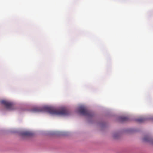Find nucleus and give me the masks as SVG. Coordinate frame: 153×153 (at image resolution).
Segmentation results:
<instances>
[{
    "label": "nucleus",
    "mask_w": 153,
    "mask_h": 153,
    "mask_svg": "<svg viewBox=\"0 0 153 153\" xmlns=\"http://www.w3.org/2000/svg\"><path fill=\"white\" fill-rule=\"evenodd\" d=\"M43 109L50 114L58 115H67L69 114L68 111L65 109L57 110L52 107H46L43 108Z\"/></svg>",
    "instance_id": "f257e3e1"
},
{
    "label": "nucleus",
    "mask_w": 153,
    "mask_h": 153,
    "mask_svg": "<svg viewBox=\"0 0 153 153\" xmlns=\"http://www.w3.org/2000/svg\"><path fill=\"white\" fill-rule=\"evenodd\" d=\"M1 102L5 106L7 109L10 110L14 109L13 105L11 102L4 100L1 101Z\"/></svg>",
    "instance_id": "f03ea898"
},
{
    "label": "nucleus",
    "mask_w": 153,
    "mask_h": 153,
    "mask_svg": "<svg viewBox=\"0 0 153 153\" xmlns=\"http://www.w3.org/2000/svg\"><path fill=\"white\" fill-rule=\"evenodd\" d=\"M79 111L81 114L85 116H89L90 115V112L86 108L84 107H80L79 109Z\"/></svg>",
    "instance_id": "7ed1b4c3"
},
{
    "label": "nucleus",
    "mask_w": 153,
    "mask_h": 153,
    "mask_svg": "<svg viewBox=\"0 0 153 153\" xmlns=\"http://www.w3.org/2000/svg\"><path fill=\"white\" fill-rule=\"evenodd\" d=\"M23 136H29L32 135V134L31 132L28 131H25L21 133Z\"/></svg>",
    "instance_id": "20e7f679"
},
{
    "label": "nucleus",
    "mask_w": 153,
    "mask_h": 153,
    "mask_svg": "<svg viewBox=\"0 0 153 153\" xmlns=\"http://www.w3.org/2000/svg\"><path fill=\"white\" fill-rule=\"evenodd\" d=\"M146 119L144 117H141L137 120V121L139 123H142L144 122Z\"/></svg>",
    "instance_id": "39448f33"
},
{
    "label": "nucleus",
    "mask_w": 153,
    "mask_h": 153,
    "mask_svg": "<svg viewBox=\"0 0 153 153\" xmlns=\"http://www.w3.org/2000/svg\"><path fill=\"white\" fill-rule=\"evenodd\" d=\"M120 120L122 122L128 120V118L127 117H122L120 118Z\"/></svg>",
    "instance_id": "423d86ee"
},
{
    "label": "nucleus",
    "mask_w": 153,
    "mask_h": 153,
    "mask_svg": "<svg viewBox=\"0 0 153 153\" xmlns=\"http://www.w3.org/2000/svg\"><path fill=\"white\" fill-rule=\"evenodd\" d=\"M143 140L144 141H149L150 140L149 137L147 136H145Z\"/></svg>",
    "instance_id": "0eeeda50"
},
{
    "label": "nucleus",
    "mask_w": 153,
    "mask_h": 153,
    "mask_svg": "<svg viewBox=\"0 0 153 153\" xmlns=\"http://www.w3.org/2000/svg\"><path fill=\"white\" fill-rule=\"evenodd\" d=\"M34 111H39V110H38V109H35L34 110Z\"/></svg>",
    "instance_id": "6e6552de"
},
{
    "label": "nucleus",
    "mask_w": 153,
    "mask_h": 153,
    "mask_svg": "<svg viewBox=\"0 0 153 153\" xmlns=\"http://www.w3.org/2000/svg\"><path fill=\"white\" fill-rule=\"evenodd\" d=\"M152 144H153V140L152 141Z\"/></svg>",
    "instance_id": "1a4fd4ad"
}]
</instances>
